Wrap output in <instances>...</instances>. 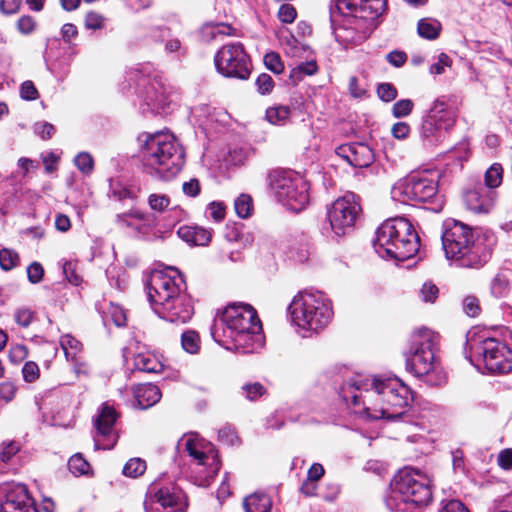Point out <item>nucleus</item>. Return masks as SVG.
<instances>
[{
	"instance_id": "obj_45",
	"label": "nucleus",
	"mask_w": 512,
	"mask_h": 512,
	"mask_svg": "<svg viewBox=\"0 0 512 512\" xmlns=\"http://www.w3.org/2000/svg\"><path fill=\"white\" fill-rule=\"evenodd\" d=\"M414 107V103L410 99H401L394 103L392 107V114L396 118H402L408 116Z\"/></svg>"
},
{
	"instance_id": "obj_17",
	"label": "nucleus",
	"mask_w": 512,
	"mask_h": 512,
	"mask_svg": "<svg viewBox=\"0 0 512 512\" xmlns=\"http://www.w3.org/2000/svg\"><path fill=\"white\" fill-rule=\"evenodd\" d=\"M188 507L187 496L176 485L149 486L144 500L145 512H185Z\"/></svg>"
},
{
	"instance_id": "obj_64",
	"label": "nucleus",
	"mask_w": 512,
	"mask_h": 512,
	"mask_svg": "<svg viewBox=\"0 0 512 512\" xmlns=\"http://www.w3.org/2000/svg\"><path fill=\"white\" fill-rule=\"evenodd\" d=\"M20 94L23 99L35 100L38 96V91L31 81H25L21 85Z\"/></svg>"
},
{
	"instance_id": "obj_21",
	"label": "nucleus",
	"mask_w": 512,
	"mask_h": 512,
	"mask_svg": "<svg viewBox=\"0 0 512 512\" xmlns=\"http://www.w3.org/2000/svg\"><path fill=\"white\" fill-rule=\"evenodd\" d=\"M0 512H38L25 485H16L7 492Z\"/></svg>"
},
{
	"instance_id": "obj_35",
	"label": "nucleus",
	"mask_w": 512,
	"mask_h": 512,
	"mask_svg": "<svg viewBox=\"0 0 512 512\" xmlns=\"http://www.w3.org/2000/svg\"><path fill=\"white\" fill-rule=\"evenodd\" d=\"M219 74L227 78L246 80L251 74L248 66H215Z\"/></svg>"
},
{
	"instance_id": "obj_32",
	"label": "nucleus",
	"mask_w": 512,
	"mask_h": 512,
	"mask_svg": "<svg viewBox=\"0 0 512 512\" xmlns=\"http://www.w3.org/2000/svg\"><path fill=\"white\" fill-rule=\"evenodd\" d=\"M103 321L107 323L111 321L117 327L126 325V314L123 308L117 304L109 303L103 310Z\"/></svg>"
},
{
	"instance_id": "obj_13",
	"label": "nucleus",
	"mask_w": 512,
	"mask_h": 512,
	"mask_svg": "<svg viewBox=\"0 0 512 512\" xmlns=\"http://www.w3.org/2000/svg\"><path fill=\"white\" fill-rule=\"evenodd\" d=\"M136 85L143 112L165 111L174 101L175 91L151 66H143V69L137 72Z\"/></svg>"
},
{
	"instance_id": "obj_12",
	"label": "nucleus",
	"mask_w": 512,
	"mask_h": 512,
	"mask_svg": "<svg viewBox=\"0 0 512 512\" xmlns=\"http://www.w3.org/2000/svg\"><path fill=\"white\" fill-rule=\"evenodd\" d=\"M457 117V108L451 104L450 97L442 95L436 98L424 116L420 127V138L423 145L427 148L440 145L456 124Z\"/></svg>"
},
{
	"instance_id": "obj_52",
	"label": "nucleus",
	"mask_w": 512,
	"mask_h": 512,
	"mask_svg": "<svg viewBox=\"0 0 512 512\" xmlns=\"http://www.w3.org/2000/svg\"><path fill=\"white\" fill-rule=\"evenodd\" d=\"M148 203L151 209L161 212L169 206L170 199L163 194H151L148 198Z\"/></svg>"
},
{
	"instance_id": "obj_1",
	"label": "nucleus",
	"mask_w": 512,
	"mask_h": 512,
	"mask_svg": "<svg viewBox=\"0 0 512 512\" xmlns=\"http://www.w3.org/2000/svg\"><path fill=\"white\" fill-rule=\"evenodd\" d=\"M343 397L351 399L354 406L363 404L373 410L374 419L418 424V416L410 407L413 395L408 386L398 378L357 377L350 379L343 388Z\"/></svg>"
},
{
	"instance_id": "obj_58",
	"label": "nucleus",
	"mask_w": 512,
	"mask_h": 512,
	"mask_svg": "<svg viewBox=\"0 0 512 512\" xmlns=\"http://www.w3.org/2000/svg\"><path fill=\"white\" fill-rule=\"evenodd\" d=\"M27 275L31 283H38L43 278L44 269L40 263L33 262L27 268Z\"/></svg>"
},
{
	"instance_id": "obj_18",
	"label": "nucleus",
	"mask_w": 512,
	"mask_h": 512,
	"mask_svg": "<svg viewBox=\"0 0 512 512\" xmlns=\"http://www.w3.org/2000/svg\"><path fill=\"white\" fill-rule=\"evenodd\" d=\"M185 451L192 457L199 466V473L204 472L203 478L199 480L200 486H208L210 480L219 470V460L213 447L197 437H189L185 440Z\"/></svg>"
},
{
	"instance_id": "obj_55",
	"label": "nucleus",
	"mask_w": 512,
	"mask_h": 512,
	"mask_svg": "<svg viewBox=\"0 0 512 512\" xmlns=\"http://www.w3.org/2000/svg\"><path fill=\"white\" fill-rule=\"evenodd\" d=\"M438 292L439 290L437 286L428 282L424 283L422 288L420 289V296L424 302L433 303L438 297Z\"/></svg>"
},
{
	"instance_id": "obj_40",
	"label": "nucleus",
	"mask_w": 512,
	"mask_h": 512,
	"mask_svg": "<svg viewBox=\"0 0 512 512\" xmlns=\"http://www.w3.org/2000/svg\"><path fill=\"white\" fill-rule=\"evenodd\" d=\"M19 263V255L16 251L8 248L0 250V267L9 271L16 267Z\"/></svg>"
},
{
	"instance_id": "obj_29",
	"label": "nucleus",
	"mask_w": 512,
	"mask_h": 512,
	"mask_svg": "<svg viewBox=\"0 0 512 512\" xmlns=\"http://www.w3.org/2000/svg\"><path fill=\"white\" fill-rule=\"evenodd\" d=\"M243 506L246 512H270L271 500L266 494H252L244 499Z\"/></svg>"
},
{
	"instance_id": "obj_42",
	"label": "nucleus",
	"mask_w": 512,
	"mask_h": 512,
	"mask_svg": "<svg viewBox=\"0 0 512 512\" xmlns=\"http://www.w3.org/2000/svg\"><path fill=\"white\" fill-rule=\"evenodd\" d=\"M241 390L242 395L250 401H255L266 393L265 387L259 382L246 383Z\"/></svg>"
},
{
	"instance_id": "obj_26",
	"label": "nucleus",
	"mask_w": 512,
	"mask_h": 512,
	"mask_svg": "<svg viewBox=\"0 0 512 512\" xmlns=\"http://www.w3.org/2000/svg\"><path fill=\"white\" fill-rule=\"evenodd\" d=\"M134 406L140 409H147L157 402L161 398V392L156 385L144 384L138 385L134 391Z\"/></svg>"
},
{
	"instance_id": "obj_57",
	"label": "nucleus",
	"mask_w": 512,
	"mask_h": 512,
	"mask_svg": "<svg viewBox=\"0 0 512 512\" xmlns=\"http://www.w3.org/2000/svg\"><path fill=\"white\" fill-rule=\"evenodd\" d=\"M256 85L258 92L263 95L269 94L274 87V83L271 76L266 73H262L261 75L258 76L256 80Z\"/></svg>"
},
{
	"instance_id": "obj_41",
	"label": "nucleus",
	"mask_w": 512,
	"mask_h": 512,
	"mask_svg": "<svg viewBox=\"0 0 512 512\" xmlns=\"http://www.w3.org/2000/svg\"><path fill=\"white\" fill-rule=\"evenodd\" d=\"M69 470L75 475L88 474L90 464L82 457L81 454L73 455L68 461Z\"/></svg>"
},
{
	"instance_id": "obj_11",
	"label": "nucleus",
	"mask_w": 512,
	"mask_h": 512,
	"mask_svg": "<svg viewBox=\"0 0 512 512\" xmlns=\"http://www.w3.org/2000/svg\"><path fill=\"white\" fill-rule=\"evenodd\" d=\"M469 360L483 365L492 374H506L512 371V350L502 341L493 337L472 335L467 339Z\"/></svg>"
},
{
	"instance_id": "obj_49",
	"label": "nucleus",
	"mask_w": 512,
	"mask_h": 512,
	"mask_svg": "<svg viewBox=\"0 0 512 512\" xmlns=\"http://www.w3.org/2000/svg\"><path fill=\"white\" fill-rule=\"evenodd\" d=\"M110 197L117 201H125L127 199H134V193L127 187L115 183L111 185Z\"/></svg>"
},
{
	"instance_id": "obj_8",
	"label": "nucleus",
	"mask_w": 512,
	"mask_h": 512,
	"mask_svg": "<svg viewBox=\"0 0 512 512\" xmlns=\"http://www.w3.org/2000/svg\"><path fill=\"white\" fill-rule=\"evenodd\" d=\"M439 346V335L427 328L414 331L410 346L405 353L406 370L416 377H427L431 385H440L445 375L439 369L436 351Z\"/></svg>"
},
{
	"instance_id": "obj_27",
	"label": "nucleus",
	"mask_w": 512,
	"mask_h": 512,
	"mask_svg": "<svg viewBox=\"0 0 512 512\" xmlns=\"http://www.w3.org/2000/svg\"><path fill=\"white\" fill-rule=\"evenodd\" d=\"M177 234L183 241L197 246L207 245L212 237L210 230L200 226L183 225L179 227Z\"/></svg>"
},
{
	"instance_id": "obj_46",
	"label": "nucleus",
	"mask_w": 512,
	"mask_h": 512,
	"mask_svg": "<svg viewBox=\"0 0 512 512\" xmlns=\"http://www.w3.org/2000/svg\"><path fill=\"white\" fill-rule=\"evenodd\" d=\"M317 68L318 66H294L290 71L289 78L293 84H296L302 80L303 75H314Z\"/></svg>"
},
{
	"instance_id": "obj_5",
	"label": "nucleus",
	"mask_w": 512,
	"mask_h": 512,
	"mask_svg": "<svg viewBox=\"0 0 512 512\" xmlns=\"http://www.w3.org/2000/svg\"><path fill=\"white\" fill-rule=\"evenodd\" d=\"M171 273L154 271L147 284L148 299L153 311L171 323H187L194 314L183 276L176 269Z\"/></svg>"
},
{
	"instance_id": "obj_38",
	"label": "nucleus",
	"mask_w": 512,
	"mask_h": 512,
	"mask_svg": "<svg viewBox=\"0 0 512 512\" xmlns=\"http://www.w3.org/2000/svg\"><path fill=\"white\" fill-rule=\"evenodd\" d=\"M146 462L141 458H131L123 467V474L126 477L137 478L146 471Z\"/></svg>"
},
{
	"instance_id": "obj_16",
	"label": "nucleus",
	"mask_w": 512,
	"mask_h": 512,
	"mask_svg": "<svg viewBox=\"0 0 512 512\" xmlns=\"http://www.w3.org/2000/svg\"><path fill=\"white\" fill-rule=\"evenodd\" d=\"M360 198L354 193H346L337 198L327 208L330 229L335 236L349 234L361 214Z\"/></svg>"
},
{
	"instance_id": "obj_37",
	"label": "nucleus",
	"mask_w": 512,
	"mask_h": 512,
	"mask_svg": "<svg viewBox=\"0 0 512 512\" xmlns=\"http://www.w3.org/2000/svg\"><path fill=\"white\" fill-rule=\"evenodd\" d=\"M491 293L496 298L505 297L509 291V279L503 273H498L490 284Z\"/></svg>"
},
{
	"instance_id": "obj_30",
	"label": "nucleus",
	"mask_w": 512,
	"mask_h": 512,
	"mask_svg": "<svg viewBox=\"0 0 512 512\" xmlns=\"http://www.w3.org/2000/svg\"><path fill=\"white\" fill-rule=\"evenodd\" d=\"M60 345L68 361H75L82 352V343L70 334L61 336Z\"/></svg>"
},
{
	"instance_id": "obj_2",
	"label": "nucleus",
	"mask_w": 512,
	"mask_h": 512,
	"mask_svg": "<svg viewBox=\"0 0 512 512\" xmlns=\"http://www.w3.org/2000/svg\"><path fill=\"white\" fill-rule=\"evenodd\" d=\"M213 339L227 350L242 354L257 352L262 346V324L257 311L243 302L228 304L211 328Z\"/></svg>"
},
{
	"instance_id": "obj_4",
	"label": "nucleus",
	"mask_w": 512,
	"mask_h": 512,
	"mask_svg": "<svg viewBox=\"0 0 512 512\" xmlns=\"http://www.w3.org/2000/svg\"><path fill=\"white\" fill-rule=\"evenodd\" d=\"M387 8V0H331L330 18L334 34L344 45L360 44L377 26V19Z\"/></svg>"
},
{
	"instance_id": "obj_60",
	"label": "nucleus",
	"mask_w": 512,
	"mask_h": 512,
	"mask_svg": "<svg viewBox=\"0 0 512 512\" xmlns=\"http://www.w3.org/2000/svg\"><path fill=\"white\" fill-rule=\"evenodd\" d=\"M17 28L22 34H30L36 28V21L31 16H22L17 21Z\"/></svg>"
},
{
	"instance_id": "obj_24",
	"label": "nucleus",
	"mask_w": 512,
	"mask_h": 512,
	"mask_svg": "<svg viewBox=\"0 0 512 512\" xmlns=\"http://www.w3.org/2000/svg\"><path fill=\"white\" fill-rule=\"evenodd\" d=\"M249 56L241 43L224 45L215 56V64H247Z\"/></svg>"
},
{
	"instance_id": "obj_6",
	"label": "nucleus",
	"mask_w": 512,
	"mask_h": 512,
	"mask_svg": "<svg viewBox=\"0 0 512 512\" xmlns=\"http://www.w3.org/2000/svg\"><path fill=\"white\" fill-rule=\"evenodd\" d=\"M140 154L145 171L161 180L173 179L183 168L185 153L175 137L167 132L144 133Z\"/></svg>"
},
{
	"instance_id": "obj_54",
	"label": "nucleus",
	"mask_w": 512,
	"mask_h": 512,
	"mask_svg": "<svg viewBox=\"0 0 512 512\" xmlns=\"http://www.w3.org/2000/svg\"><path fill=\"white\" fill-rule=\"evenodd\" d=\"M22 374H23V379L26 382L32 383L39 378L40 370H39L38 365L35 362L29 361L24 364V366L22 368Z\"/></svg>"
},
{
	"instance_id": "obj_62",
	"label": "nucleus",
	"mask_w": 512,
	"mask_h": 512,
	"mask_svg": "<svg viewBox=\"0 0 512 512\" xmlns=\"http://www.w3.org/2000/svg\"><path fill=\"white\" fill-rule=\"evenodd\" d=\"M438 512H469L468 508L459 500L443 502Z\"/></svg>"
},
{
	"instance_id": "obj_63",
	"label": "nucleus",
	"mask_w": 512,
	"mask_h": 512,
	"mask_svg": "<svg viewBox=\"0 0 512 512\" xmlns=\"http://www.w3.org/2000/svg\"><path fill=\"white\" fill-rule=\"evenodd\" d=\"M182 190H183L184 194L189 197L198 196L201 191L199 180L191 179L187 182H184L182 185Z\"/></svg>"
},
{
	"instance_id": "obj_31",
	"label": "nucleus",
	"mask_w": 512,
	"mask_h": 512,
	"mask_svg": "<svg viewBox=\"0 0 512 512\" xmlns=\"http://www.w3.org/2000/svg\"><path fill=\"white\" fill-rule=\"evenodd\" d=\"M418 34L429 40L436 39L441 31V23L432 18H424L418 22Z\"/></svg>"
},
{
	"instance_id": "obj_20",
	"label": "nucleus",
	"mask_w": 512,
	"mask_h": 512,
	"mask_svg": "<svg viewBox=\"0 0 512 512\" xmlns=\"http://www.w3.org/2000/svg\"><path fill=\"white\" fill-rule=\"evenodd\" d=\"M336 154L355 168H365L374 161V153L369 145L360 142L340 145L335 150Z\"/></svg>"
},
{
	"instance_id": "obj_23",
	"label": "nucleus",
	"mask_w": 512,
	"mask_h": 512,
	"mask_svg": "<svg viewBox=\"0 0 512 512\" xmlns=\"http://www.w3.org/2000/svg\"><path fill=\"white\" fill-rule=\"evenodd\" d=\"M115 223L121 229H126L132 235L145 233L149 226L148 216L138 209H130L128 212L117 214Z\"/></svg>"
},
{
	"instance_id": "obj_53",
	"label": "nucleus",
	"mask_w": 512,
	"mask_h": 512,
	"mask_svg": "<svg viewBox=\"0 0 512 512\" xmlns=\"http://www.w3.org/2000/svg\"><path fill=\"white\" fill-rule=\"evenodd\" d=\"M377 94L381 100L390 102L396 98L397 90L390 83H381L377 87Z\"/></svg>"
},
{
	"instance_id": "obj_9",
	"label": "nucleus",
	"mask_w": 512,
	"mask_h": 512,
	"mask_svg": "<svg viewBox=\"0 0 512 512\" xmlns=\"http://www.w3.org/2000/svg\"><path fill=\"white\" fill-rule=\"evenodd\" d=\"M432 501L431 479L415 468H404L394 477L393 489L385 499L391 512H408L412 506H427Z\"/></svg>"
},
{
	"instance_id": "obj_10",
	"label": "nucleus",
	"mask_w": 512,
	"mask_h": 512,
	"mask_svg": "<svg viewBox=\"0 0 512 512\" xmlns=\"http://www.w3.org/2000/svg\"><path fill=\"white\" fill-rule=\"evenodd\" d=\"M288 312L292 323L304 332L318 333L331 322L332 301L322 292H299L294 296Z\"/></svg>"
},
{
	"instance_id": "obj_33",
	"label": "nucleus",
	"mask_w": 512,
	"mask_h": 512,
	"mask_svg": "<svg viewBox=\"0 0 512 512\" xmlns=\"http://www.w3.org/2000/svg\"><path fill=\"white\" fill-rule=\"evenodd\" d=\"M503 179V168L501 164L494 163L492 164L485 172L484 175V181L485 185L484 187H487L490 190H493L500 186Z\"/></svg>"
},
{
	"instance_id": "obj_47",
	"label": "nucleus",
	"mask_w": 512,
	"mask_h": 512,
	"mask_svg": "<svg viewBox=\"0 0 512 512\" xmlns=\"http://www.w3.org/2000/svg\"><path fill=\"white\" fill-rule=\"evenodd\" d=\"M277 16L282 23L291 24L297 17V11L293 5L284 3L280 6Z\"/></svg>"
},
{
	"instance_id": "obj_51",
	"label": "nucleus",
	"mask_w": 512,
	"mask_h": 512,
	"mask_svg": "<svg viewBox=\"0 0 512 512\" xmlns=\"http://www.w3.org/2000/svg\"><path fill=\"white\" fill-rule=\"evenodd\" d=\"M463 310L470 317H477L480 312L479 299L475 296H467L463 300Z\"/></svg>"
},
{
	"instance_id": "obj_50",
	"label": "nucleus",
	"mask_w": 512,
	"mask_h": 512,
	"mask_svg": "<svg viewBox=\"0 0 512 512\" xmlns=\"http://www.w3.org/2000/svg\"><path fill=\"white\" fill-rule=\"evenodd\" d=\"M33 129L35 134L38 135L42 140L50 139L56 131L54 125L46 121L35 123Z\"/></svg>"
},
{
	"instance_id": "obj_43",
	"label": "nucleus",
	"mask_w": 512,
	"mask_h": 512,
	"mask_svg": "<svg viewBox=\"0 0 512 512\" xmlns=\"http://www.w3.org/2000/svg\"><path fill=\"white\" fill-rule=\"evenodd\" d=\"M84 25L89 30H101L106 25V18L95 11H90L86 14Z\"/></svg>"
},
{
	"instance_id": "obj_61",
	"label": "nucleus",
	"mask_w": 512,
	"mask_h": 512,
	"mask_svg": "<svg viewBox=\"0 0 512 512\" xmlns=\"http://www.w3.org/2000/svg\"><path fill=\"white\" fill-rule=\"evenodd\" d=\"M498 465L504 470H512V448H506L497 456Z\"/></svg>"
},
{
	"instance_id": "obj_22",
	"label": "nucleus",
	"mask_w": 512,
	"mask_h": 512,
	"mask_svg": "<svg viewBox=\"0 0 512 512\" xmlns=\"http://www.w3.org/2000/svg\"><path fill=\"white\" fill-rule=\"evenodd\" d=\"M496 192L479 184L464 194L466 207L474 213H488L494 207Z\"/></svg>"
},
{
	"instance_id": "obj_14",
	"label": "nucleus",
	"mask_w": 512,
	"mask_h": 512,
	"mask_svg": "<svg viewBox=\"0 0 512 512\" xmlns=\"http://www.w3.org/2000/svg\"><path fill=\"white\" fill-rule=\"evenodd\" d=\"M269 186L275 197L290 210L302 211L309 203V183L294 171L269 174Z\"/></svg>"
},
{
	"instance_id": "obj_25",
	"label": "nucleus",
	"mask_w": 512,
	"mask_h": 512,
	"mask_svg": "<svg viewBox=\"0 0 512 512\" xmlns=\"http://www.w3.org/2000/svg\"><path fill=\"white\" fill-rule=\"evenodd\" d=\"M285 51L291 57L299 60L298 64H317L320 60L315 51L309 46L300 43L293 35L286 42Z\"/></svg>"
},
{
	"instance_id": "obj_39",
	"label": "nucleus",
	"mask_w": 512,
	"mask_h": 512,
	"mask_svg": "<svg viewBox=\"0 0 512 512\" xmlns=\"http://www.w3.org/2000/svg\"><path fill=\"white\" fill-rule=\"evenodd\" d=\"M236 214L240 218H248L251 215L253 204L252 198L247 194H241L234 203Z\"/></svg>"
},
{
	"instance_id": "obj_36",
	"label": "nucleus",
	"mask_w": 512,
	"mask_h": 512,
	"mask_svg": "<svg viewBox=\"0 0 512 512\" xmlns=\"http://www.w3.org/2000/svg\"><path fill=\"white\" fill-rule=\"evenodd\" d=\"M181 345L183 349L190 353L196 354L200 349V337L194 330H187L182 333Z\"/></svg>"
},
{
	"instance_id": "obj_15",
	"label": "nucleus",
	"mask_w": 512,
	"mask_h": 512,
	"mask_svg": "<svg viewBox=\"0 0 512 512\" xmlns=\"http://www.w3.org/2000/svg\"><path fill=\"white\" fill-rule=\"evenodd\" d=\"M437 193L438 182L426 172L399 179L391 189L393 200L403 204L430 202Z\"/></svg>"
},
{
	"instance_id": "obj_7",
	"label": "nucleus",
	"mask_w": 512,
	"mask_h": 512,
	"mask_svg": "<svg viewBox=\"0 0 512 512\" xmlns=\"http://www.w3.org/2000/svg\"><path fill=\"white\" fill-rule=\"evenodd\" d=\"M373 246L382 258L405 261L418 252L420 239L409 220L399 217L386 220L377 229Z\"/></svg>"
},
{
	"instance_id": "obj_59",
	"label": "nucleus",
	"mask_w": 512,
	"mask_h": 512,
	"mask_svg": "<svg viewBox=\"0 0 512 512\" xmlns=\"http://www.w3.org/2000/svg\"><path fill=\"white\" fill-rule=\"evenodd\" d=\"M63 273L66 279L73 285L77 286L81 282L80 276L76 273L75 264L71 261H65L63 264Z\"/></svg>"
},
{
	"instance_id": "obj_34",
	"label": "nucleus",
	"mask_w": 512,
	"mask_h": 512,
	"mask_svg": "<svg viewBox=\"0 0 512 512\" xmlns=\"http://www.w3.org/2000/svg\"><path fill=\"white\" fill-rule=\"evenodd\" d=\"M289 116L290 108L288 106L278 105L266 110V119L274 125H284Z\"/></svg>"
},
{
	"instance_id": "obj_19",
	"label": "nucleus",
	"mask_w": 512,
	"mask_h": 512,
	"mask_svg": "<svg viewBox=\"0 0 512 512\" xmlns=\"http://www.w3.org/2000/svg\"><path fill=\"white\" fill-rule=\"evenodd\" d=\"M119 415L113 406L104 403L94 419L96 449H112L118 440L115 425Z\"/></svg>"
},
{
	"instance_id": "obj_44",
	"label": "nucleus",
	"mask_w": 512,
	"mask_h": 512,
	"mask_svg": "<svg viewBox=\"0 0 512 512\" xmlns=\"http://www.w3.org/2000/svg\"><path fill=\"white\" fill-rule=\"evenodd\" d=\"M76 167L84 174H90L93 170L94 161L87 152H80L74 159Z\"/></svg>"
},
{
	"instance_id": "obj_3",
	"label": "nucleus",
	"mask_w": 512,
	"mask_h": 512,
	"mask_svg": "<svg viewBox=\"0 0 512 512\" xmlns=\"http://www.w3.org/2000/svg\"><path fill=\"white\" fill-rule=\"evenodd\" d=\"M494 241L493 235L461 221L447 219L443 224V250L459 268H482L491 257Z\"/></svg>"
},
{
	"instance_id": "obj_56",
	"label": "nucleus",
	"mask_w": 512,
	"mask_h": 512,
	"mask_svg": "<svg viewBox=\"0 0 512 512\" xmlns=\"http://www.w3.org/2000/svg\"><path fill=\"white\" fill-rule=\"evenodd\" d=\"M16 323L21 327H28L33 321V312L28 308H20L14 314Z\"/></svg>"
},
{
	"instance_id": "obj_28",
	"label": "nucleus",
	"mask_w": 512,
	"mask_h": 512,
	"mask_svg": "<svg viewBox=\"0 0 512 512\" xmlns=\"http://www.w3.org/2000/svg\"><path fill=\"white\" fill-rule=\"evenodd\" d=\"M134 367L140 372L157 374L163 371L164 365L156 355L143 352L134 356Z\"/></svg>"
},
{
	"instance_id": "obj_48",
	"label": "nucleus",
	"mask_w": 512,
	"mask_h": 512,
	"mask_svg": "<svg viewBox=\"0 0 512 512\" xmlns=\"http://www.w3.org/2000/svg\"><path fill=\"white\" fill-rule=\"evenodd\" d=\"M19 449L20 447L15 441L3 442L0 446V461L8 463Z\"/></svg>"
}]
</instances>
